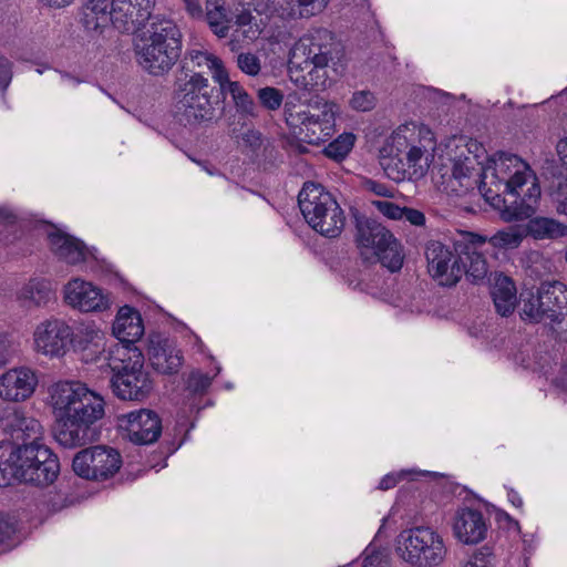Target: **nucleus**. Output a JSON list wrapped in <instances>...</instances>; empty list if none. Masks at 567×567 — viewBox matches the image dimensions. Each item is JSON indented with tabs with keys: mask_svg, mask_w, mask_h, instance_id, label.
<instances>
[{
	"mask_svg": "<svg viewBox=\"0 0 567 567\" xmlns=\"http://www.w3.org/2000/svg\"><path fill=\"white\" fill-rule=\"evenodd\" d=\"M228 72L212 53L187 51L174 83V116L184 126L215 118V105L225 91Z\"/></svg>",
	"mask_w": 567,
	"mask_h": 567,
	"instance_id": "f257e3e1",
	"label": "nucleus"
},
{
	"mask_svg": "<svg viewBox=\"0 0 567 567\" xmlns=\"http://www.w3.org/2000/svg\"><path fill=\"white\" fill-rule=\"evenodd\" d=\"M59 417L56 442L66 449L86 445L99 437L96 423L104 415V399L81 382L56 383L51 393Z\"/></svg>",
	"mask_w": 567,
	"mask_h": 567,
	"instance_id": "f03ea898",
	"label": "nucleus"
},
{
	"mask_svg": "<svg viewBox=\"0 0 567 567\" xmlns=\"http://www.w3.org/2000/svg\"><path fill=\"white\" fill-rule=\"evenodd\" d=\"M486 243V237L471 231L461 234L453 250L441 241H430L425 248L430 276L443 287L455 286L463 275L473 284L482 282L488 272L481 250Z\"/></svg>",
	"mask_w": 567,
	"mask_h": 567,
	"instance_id": "7ed1b4c3",
	"label": "nucleus"
},
{
	"mask_svg": "<svg viewBox=\"0 0 567 567\" xmlns=\"http://www.w3.org/2000/svg\"><path fill=\"white\" fill-rule=\"evenodd\" d=\"M182 32L178 25L164 16L156 14L148 22L135 44L137 64L150 75H166L182 54Z\"/></svg>",
	"mask_w": 567,
	"mask_h": 567,
	"instance_id": "20e7f679",
	"label": "nucleus"
},
{
	"mask_svg": "<svg viewBox=\"0 0 567 567\" xmlns=\"http://www.w3.org/2000/svg\"><path fill=\"white\" fill-rule=\"evenodd\" d=\"M485 200L496 210L503 220L511 223L515 220L529 219L538 209L540 199V186L537 176L526 178L522 174L506 184L502 194L488 188L485 185L480 186Z\"/></svg>",
	"mask_w": 567,
	"mask_h": 567,
	"instance_id": "39448f33",
	"label": "nucleus"
},
{
	"mask_svg": "<svg viewBox=\"0 0 567 567\" xmlns=\"http://www.w3.org/2000/svg\"><path fill=\"white\" fill-rule=\"evenodd\" d=\"M298 205L306 221L317 233L328 238L341 234L346 223L343 210L320 184L306 182L298 194Z\"/></svg>",
	"mask_w": 567,
	"mask_h": 567,
	"instance_id": "423d86ee",
	"label": "nucleus"
},
{
	"mask_svg": "<svg viewBox=\"0 0 567 567\" xmlns=\"http://www.w3.org/2000/svg\"><path fill=\"white\" fill-rule=\"evenodd\" d=\"M355 243L365 261H380L391 272L402 268L403 255L399 241L375 219L357 218Z\"/></svg>",
	"mask_w": 567,
	"mask_h": 567,
	"instance_id": "0eeeda50",
	"label": "nucleus"
},
{
	"mask_svg": "<svg viewBox=\"0 0 567 567\" xmlns=\"http://www.w3.org/2000/svg\"><path fill=\"white\" fill-rule=\"evenodd\" d=\"M85 342L79 341L81 358L84 362H96L103 358L113 373L145 371L144 355L135 344L114 343L105 349L104 338L100 330L86 328Z\"/></svg>",
	"mask_w": 567,
	"mask_h": 567,
	"instance_id": "6e6552de",
	"label": "nucleus"
},
{
	"mask_svg": "<svg viewBox=\"0 0 567 567\" xmlns=\"http://www.w3.org/2000/svg\"><path fill=\"white\" fill-rule=\"evenodd\" d=\"M334 103L324 102L321 107L307 106L306 109L288 107L285 111L287 125L300 142L319 145L328 141L334 132L336 111Z\"/></svg>",
	"mask_w": 567,
	"mask_h": 567,
	"instance_id": "1a4fd4ad",
	"label": "nucleus"
},
{
	"mask_svg": "<svg viewBox=\"0 0 567 567\" xmlns=\"http://www.w3.org/2000/svg\"><path fill=\"white\" fill-rule=\"evenodd\" d=\"M13 483L23 482L34 486H49L60 473L58 456L44 444L39 447L23 449L16 456Z\"/></svg>",
	"mask_w": 567,
	"mask_h": 567,
	"instance_id": "9d476101",
	"label": "nucleus"
},
{
	"mask_svg": "<svg viewBox=\"0 0 567 567\" xmlns=\"http://www.w3.org/2000/svg\"><path fill=\"white\" fill-rule=\"evenodd\" d=\"M401 557L414 566H437L443 561L446 548L442 537L430 527H414L404 532Z\"/></svg>",
	"mask_w": 567,
	"mask_h": 567,
	"instance_id": "9b49d317",
	"label": "nucleus"
},
{
	"mask_svg": "<svg viewBox=\"0 0 567 567\" xmlns=\"http://www.w3.org/2000/svg\"><path fill=\"white\" fill-rule=\"evenodd\" d=\"M121 466L120 452L106 445L83 449L74 455L72 461V468L79 477L96 482L113 477Z\"/></svg>",
	"mask_w": 567,
	"mask_h": 567,
	"instance_id": "f8f14e48",
	"label": "nucleus"
},
{
	"mask_svg": "<svg viewBox=\"0 0 567 567\" xmlns=\"http://www.w3.org/2000/svg\"><path fill=\"white\" fill-rule=\"evenodd\" d=\"M0 430L9 435L4 441L17 449V455L23 449L43 445L41 423L18 408L0 404Z\"/></svg>",
	"mask_w": 567,
	"mask_h": 567,
	"instance_id": "ddd939ff",
	"label": "nucleus"
},
{
	"mask_svg": "<svg viewBox=\"0 0 567 567\" xmlns=\"http://www.w3.org/2000/svg\"><path fill=\"white\" fill-rule=\"evenodd\" d=\"M154 0H111L107 21L123 33H133L152 22Z\"/></svg>",
	"mask_w": 567,
	"mask_h": 567,
	"instance_id": "4468645a",
	"label": "nucleus"
},
{
	"mask_svg": "<svg viewBox=\"0 0 567 567\" xmlns=\"http://www.w3.org/2000/svg\"><path fill=\"white\" fill-rule=\"evenodd\" d=\"M340 43L333 33L327 29H319L311 35L300 39L293 51V58H298L301 53L305 56L302 63L328 66L330 61L340 58Z\"/></svg>",
	"mask_w": 567,
	"mask_h": 567,
	"instance_id": "2eb2a0df",
	"label": "nucleus"
},
{
	"mask_svg": "<svg viewBox=\"0 0 567 567\" xmlns=\"http://www.w3.org/2000/svg\"><path fill=\"white\" fill-rule=\"evenodd\" d=\"M118 426L126 432L131 442L140 445L156 442L163 429L158 414L148 409H141L121 415Z\"/></svg>",
	"mask_w": 567,
	"mask_h": 567,
	"instance_id": "dca6fc26",
	"label": "nucleus"
},
{
	"mask_svg": "<svg viewBox=\"0 0 567 567\" xmlns=\"http://www.w3.org/2000/svg\"><path fill=\"white\" fill-rule=\"evenodd\" d=\"M64 300L82 312H103L111 307V298L102 288L90 281L73 279L64 287Z\"/></svg>",
	"mask_w": 567,
	"mask_h": 567,
	"instance_id": "f3484780",
	"label": "nucleus"
},
{
	"mask_svg": "<svg viewBox=\"0 0 567 567\" xmlns=\"http://www.w3.org/2000/svg\"><path fill=\"white\" fill-rule=\"evenodd\" d=\"M72 328L64 321L48 320L37 328L34 342L38 351L47 355L60 357L65 353L72 342Z\"/></svg>",
	"mask_w": 567,
	"mask_h": 567,
	"instance_id": "a211bd4d",
	"label": "nucleus"
},
{
	"mask_svg": "<svg viewBox=\"0 0 567 567\" xmlns=\"http://www.w3.org/2000/svg\"><path fill=\"white\" fill-rule=\"evenodd\" d=\"M452 529L460 543L476 545L486 538L488 523L480 509L464 506L455 512Z\"/></svg>",
	"mask_w": 567,
	"mask_h": 567,
	"instance_id": "6ab92c4d",
	"label": "nucleus"
},
{
	"mask_svg": "<svg viewBox=\"0 0 567 567\" xmlns=\"http://www.w3.org/2000/svg\"><path fill=\"white\" fill-rule=\"evenodd\" d=\"M38 385V377L27 367L13 368L0 375V399L21 402L29 399Z\"/></svg>",
	"mask_w": 567,
	"mask_h": 567,
	"instance_id": "aec40b11",
	"label": "nucleus"
},
{
	"mask_svg": "<svg viewBox=\"0 0 567 567\" xmlns=\"http://www.w3.org/2000/svg\"><path fill=\"white\" fill-rule=\"evenodd\" d=\"M113 394L123 401H143L153 390V381L146 371L113 373L110 379Z\"/></svg>",
	"mask_w": 567,
	"mask_h": 567,
	"instance_id": "412c9836",
	"label": "nucleus"
},
{
	"mask_svg": "<svg viewBox=\"0 0 567 567\" xmlns=\"http://www.w3.org/2000/svg\"><path fill=\"white\" fill-rule=\"evenodd\" d=\"M241 140L245 154L254 164L266 168L267 165H272L276 162L278 151L271 140L261 132L248 130L243 134Z\"/></svg>",
	"mask_w": 567,
	"mask_h": 567,
	"instance_id": "4be33fe9",
	"label": "nucleus"
},
{
	"mask_svg": "<svg viewBox=\"0 0 567 567\" xmlns=\"http://www.w3.org/2000/svg\"><path fill=\"white\" fill-rule=\"evenodd\" d=\"M112 330L117 339L116 343L135 344L144 333L140 312L130 306L122 307L115 317Z\"/></svg>",
	"mask_w": 567,
	"mask_h": 567,
	"instance_id": "5701e85b",
	"label": "nucleus"
},
{
	"mask_svg": "<svg viewBox=\"0 0 567 567\" xmlns=\"http://www.w3.org/2000/svg\"><path fill=\"white\" fill-rule=\"evenodd\" d=\"M537 301L550 321H558L567 307V287L560 281H545L537 290Z\"/></svg>",
	"mask_w": 567,
	"mask_h": 567,
	"instance_id": "b1692460",
	"label": "nucleus"
},
{
	"mask_svg": "<svg viewBox=\"0 0 567 567\" xmlns=\"http://www.w3.org/2000/svg\"><path fill=\"white\" fill-rule=\"evenodd\" d=\"M49 241L53 252L66 264L76 265L85 261L86 246L80 239L58 231L49 235Z\"/></svg>",
	"mask_w": 567,
	"mask_h": 567,
	"instance_id": "393cba45",
	"label": "nucleus"
},
{
	"mask_svg": "<svg viewBox=\"0 0 567 567\" xmlns=\"http://www.w3.org/2000/svg\"><path fill=\"white\" fill-rule=\"evenodd\" d=\"M516 174H522L528 179L536 177L534 171L519 156L505 152L497 153L494 159L493 175L498 183L503 184L504 188H506V184L513 179Z\"/></svg>",
	"mask_w": 567,
	"mask_h": 567,
	"instance_id": "a878e982",
	"label": "nucleus"
},
{
	"mask_svg": "<svg viewBox=\"0 0 567 567\" xmlns=\"http://www.w3.org/2000/svg\"><path fill=\"white\" fill-rule=\"evenodd\" d=\"M524 225L527 237L535 240H557L567 236V224L550 217L532 216Z\"/></svg>",
	"mask_w": 567,
	"mask_h": 567,
	"instance_id": "bb28decb",
	"label": "nucleus"
},
{
	"mask_svg": "<svg viewBox=\"0 0 567 567\" xmlns=\"http://www.w3.org/2000/svg\"><path fill=\"white\" fill-rule=\"evenodd\" d=\"M491 293L497 313L507 317L514 312L517 301L516 287L509 277L502 274L496 276Z\"/></svg>",
	"mask_w": 567,
	"mask_h": 567,
	"instance_id": "cd10ccee",
	"label": "nucleus"
},
{
	"mask_svg": "<svg viewBox=\"0 0 567 567\" xmlns=\"http://www.w3.org/2000/svg\"><path fill=\"white\" fill-rule=\"evenodd\" d=\"M181 352L167 343L157 344L150 350V362L154 370L163 374L177 373L182 365Z\"/></svg>",
	"mask_w": 567,
	"mask_h": 567,
	"instance_id": "c85d7f7f",
	"label": "nucleus"
},
{
	"mask_svg": "<svg viewBox=\"0 0 567 567\" xmlns=\"http://www.w3.org/2000/svg\"><path fill=\"white\" fill-rule=\"evenodd\" d=\"M200 19L208 23L210 30L218 38H225L228 34L230 20L224 0H207L206 13Z\"/></svg>",
	"mask_w": 567,
	"mask_h": 567,
	"instance_id": "c756f323",
	"label": "nucleus"
},
{
	"mask_svg": "<svg viewBox=\"0 0 567 567\" xmlns=\"http://www.w3.org/2000/svg\"><path fill=\"white\" fill-rule=\"evenodd\" d=\"M225 91H228L237 112L244 116L257 117L258 106L239 82L229 79L225 82Z\"/></svg>",
	"mask_w": 567,
	"mask_h": 567,
	"instance_id": "7c9ffc66",
	"label": "nucleus"
},
{
	"mask_svg": "<svg viewBox=\"0 0 567 567\" xmlns=\"http://www.w3.org/2000/svg\"><path fill=\"white\" fill-rule=\"evenodd\" d=\"M526 237L525 225H512L495 233L488 241L495 248L513 249Z\"/></svg>",
	"mask_w": 567,
	"mask_h": 567,
	"instance_id": "2f4dec72",
	"label": "nucleus"
},
{
	"mask_svg": "<svg viewBox=\"0 0 567 567\" xmlns=\"http://www.w3.org/2000/svg\"><path fill=\"white\" fill-rule=\"evenodd\" d=\"M51 284L45 279H31L20 292V298L35 306L45 305L52 297Z\"/></svg>",
	"mask_w": 567,
	"mask_h": 567,
	"instance_id": "473e14b6",
	"label": "nucleus"
},
{
	"mask_svg": "<svg viewBox=\"0 0 567 567\" xmlns=\"http://www.w3.org/2000/svg\"><path fill=\"white\" fill-rule=\"evenodd\" d=\"M381 165L385 175L396 183L416 177L405 158L401 157L399 154L384 157Z\"/></svg>",
	"mask_w": 567,
	"mask_h": 567,
	"instance_id": "72a5a7b5",
	"label": "nucleus"
},
{
	"mask_svg": "<svg viewBox=\"0 0 567 567\" xmlns=\"http://www.w3.org/2000/svg\"><path fill=\"white\" fill-rule=\"evenodd\" d=\"M17 449L0 441V486L7 487L13 484Z\"/></svg>",
	"mask_w": 567,
	"mask_h": 567,
	"instance_id": "f704fd0d",
	"label": "nucleus"
},
{
	"mask_svg": "<svg viewBox=\"0 0 567 567\" xmlns=\"http://www.w3.org/2000/svg\"><path fill=\"white\" fill-rule=\"evenodd\" d=\"M354 141V134L343 133L324 147V154L327 157L340 162L351 152Z\"/></svg>",
	"mask_w": 567,
	"mask_h": 567,
	"instance_id": "c9c22d12",
	"label": "nucleus"
},
{
	"mask_svg": "<svg viewBox=\"0 0 567 567\" xmlns=\"http://www.w3.org/2000/svg\"><path fill=\"white\" fill-rule=\"evenodd\" d=\"M290 3L288 17L310 18L321 12L328 6L329 0H290Z\"/></svg>",
	"mask_w": 567,
	"mask_h": 567,
	"instance_id": "e433bc0d",
	"label": "nucleus"
},
{
	"mask_svg": "<svg viewBox=\"0 0 567 567\" xmlns=\"http://www.w3.org/2000/svg\"><path fill=\"white\" fill-rule=\"evenodd\" d=\"M310 68L307 75L303 76V89L307 91H323L327 87L328 74L327 66H319L315 64H305L303 69Z\"/></svg>",
	"mask_w": 567,
	"mask_h": 567,
	"instance_id": "4c0bfd02",
	"label": "nucleus"
},
{
	"mask_svg": "<svg viewBox=\"0 0 567 567\" xmlns=\"http://www.w3.org/2000/svg\"><path fill=\"white\" fill-rule=\"evenodd\" d=\"M213 378L200 370L192 371L186 381L185 389L193 395H203L212 385Z\"/></svg>",
	"mask_w": 567,
	"mask_h": 567,
	"instance_id": "58836bf2",
	"label": "nucleus"
},
{
	"mask_svg": "<svg viewBox=\"0 0 567 567\" xmlns=\"http://www.w3.org/2000/svg\"><path fill=\"white\" fill-rule=\"evenodd\" d=\"M257 97L259 103L265 109L270 111L278 110L281 106L284 100L281 91L272 86L259 89L257 92Z\"/></svg>",
	"mask_w": 567,
	"mask_h": 567,
	"instance_id": "ea45409f",
	"label": "nucleus"
},
{
	"mask_svg": "<svg viewBox=\"0 0 567 567\" xmlns=\"http://www.w3.org/2000/svg\"><path fill=\"white\" fill-rule=\"evenodd\" d=\"M495 555L489 546L478 548L463 567H494Z\"/></svg>",
	"mask_w": 567,
	"mask_h": 567,
	"instance_id": "a19ab883",
	"label": "nucleus"
},
{
	"mask_svg": "<svg viewBox=\"0 0 567 567\" xmlns=\"http://www.w3.org/2000/svg\"><path fill=\"white\" fill-rule=\"evenodd\" d=\"M237 66L249 76H256L261 70L260 59L250 52H243L237 55Z\"/></svg>",
	"mask_w": 567,
	"mask_h": 567,
	"instance_id": "79ce46f5",
	"label": "nucleus"
},
{
	"mask_svg": "<svg viewBox=\"0 0 567 567\" xmlns=\"http://www.w3.org/2000/svg\"><path fill=\"white\" fill-rule=\"evenodd\" d=\"M375 96L371 91L363 90L353 93L350 104L353 110L368 112L375 106Z\"/></svg>",
	"mask_w": 567,
	"mask_h": 567,
	"instance_id": "37998d69",
	"label": "nucleus"
},
{
	"mask_svg": "<svg viewBox=\"0 0 567 567\" xmlns=\"http://www.w3.org/2000/svg\"><path fill=\"white\" fill-rule=\"evenodd\" d=\"M539 306L540 302L537 301V295H532L528 300H524L523 302V315L534 322L547 319V317H545V311H543Z\"/></svg>",
	"mask_w": 567,
	"mask_h": 567,
	"instance_id": "c03bdc74",
	"label": "nucleus"
},
{
	"mask_svg": "<svg viewBox=\"0 0 567 567\" xmlns=\"http://www.w3.org/2000/svg\"><path fill=\"white\" fill-rule=\"evenodd\" d=\"M424 147L412 145L405 154V161L409 163V166L415 173L416 177L423 175V167L420 164L424 156Z\"/></svg>",
	"mask_w": 567,
	"mask_h": 567,
	"instance_id": "a18cd8bd",
	"label": "nucleus"
},
{
	"mask_svg": "<svg viewBox=\"0 0 567 567\" xmlns=\"http://www.w3.org/2000/svg\"><path fill=\"white\" fill-rule=\"evenodd\" d=\"M12 68L13 63L8 58L0 54V93L2 95H4L12 81Z\"/></svg>",
	"mask_w": 567,
	"mask_h": 567,
	"instance_id": "49530a36",
	"label": "nucleus"
},
{
	"mask_svg": "<svg viewBox=\"0 0 567 567\" xmlns=\"http://www.w3.org/2000/svg\"><path fill=\"white\" fill-rule=\"evenodd\" d=\"M375 208L385 217L393 220H401L403 207L388 200H374Z\"/></svg>",
	"mask_w": 567,
	"mask_h": 567,
	"instance_id": "de8ad7c7",
	"label": "nucleus"
},
{
	"mask_svg": "<svg viewBox=\"0 0 567 567\" xmlns=\"http://www.w3.org/2000/svg\"><path fill=\"white\" fill-rule=\"evenodd\" d=\"M413 472L409 470H402L396 473L385 474L379 482L378 488L380 491H389L395 487L402 480L409 477Z\"/></svg>",
	"mask_w": 567,
	"mask_h": 567,
	"instance_id": "09e8293b",
	"label": "nucleus"
},
{
	"mask_svg": "<svg viewBox=\"0 0 567 567\" xmlns=\"http://www.w3.org/2000/svg\"><path fill=\"white\" fill-rule=\"evenodd\" d=\"M87 9H90L101 23L107 22L109 11L111 9V0H89ZM100 24V22H97Z\"/></svg>",
	"mask_w": 567,
	"mask_h": 567,
	"instance_id": "8fccbe9b",
	"label": "nucleus"
},
{
	"mask_svg": "<svg viewBox=\"0 0 567 567\" xmlns=\"http://www.w3.org/2000/svg\"><path fill=\"white\" fill-rule=\"evenodd\" d=\"M362 567H389L388 555L383 550L373 549L365 554Z\"/></svg>",
	"mask_w": 567,
	"mask_h": 567,
	"instance_id": "3c124183",
	"label": "nucleus"
},
{
	"mask_svg": "<svg viewBox=\"0 0 567 567\" xmlns=\"http://www.w3.org/2000/svg\"><path fill=\"white\" fill-rule=\"evenodd\" d=\"M553 200L556 212L560 215H567V183H559L553 193Z\"/></svg>",
	"mask_w": 567,
	"mask_h": 567,
	"instance_id": "603ef678",
	"label": "nucleus"
},
{
	"mask_svg": "<svg viewBox=\"0 0 567 567\" xmlns=\"http://www.w3.org/2000/svg\"><path fill=\"white\" fill-rule=\"evenodd\" d=\"M364 187L381 197L391 198L393 197V189L390 188L386 184L380 183L373 179H367L364 182Z\"/></svg>",
	"mask_w": 567,
	"mask_h": 567,
	"instance_id": "864d4df0",
	"label": "nucleus"
},
{
	"mask_svg": "<svg viewBox=\"0 0 567 567\" xmlns=\"http://www.w3.org/2000/svg\"><path fill=\"white\" fill-rule=\"evenodd\" d=\"M16 533V524L10 517L0 512V544L4 543Z\"/></svg>",
	"mask_w": 567,
	"mask_h": 567,
	"instance_id": "5fc2aeb1",
	"label": "nucleus"
},
{
	"mask_svg": "<svg viewBox=\"0 0 567 567\" xmlns=\"http://www.w3.org/2000/svg\"><path fill=\"white\" fill-rule=\"evenodd\" d=\"M401 220L409 221L413 226H423L425 224V215L419 209L403 207Z\"/></svg>",
	"mask_w": 567,
	"mask_h": 567,
	"instance_id": "6e6d98bb",
	"label": "nucleus"
},
{
	"mask_svg": "<svg viewBox=\"0 0 567 567\" xmlns=\"http://www.w3.org/2000/svg\"><path fill=\"white\" fill-rule=\"evenodd\" d=\"M7 231H13L16 228V216L6 208H0V227Z\"/></svg>",
	"mask_w": 567,
	"mask_h": 567,
	"instance_id": "4d7b16f0",
	"label": "nucleus"
},
{
	"mask_svg": "<svg viewBox=\"0 0 567 567\" xmlns=\"http://www.w3.org/2000/svg\"><path fill=\"white\" fill-rule=\"evenodd\" d=\"M187 13L194 19L204 17L202 6L198 0H183Z\"/></svg>",
	"mask_w": 567,
	"mask_h": 567,
	"instance_id": "13d9d810",
	"label": "nucleus"
},
{
	"mask_svg": "<svg viewBox=\"0 0 567 567\" xmlns=\"http://www.w3.org/2000/svg\"><path fill=\"white\" fill-rule=\"evenodd\" d=\"M10 357V342L6 334L0 333V368L7 363Z\"/></svg>",
	"mask_w": 567,
	"mask_h": 567,
	"instance_id": "bf43d9fd",
	"label": "nucleus"
},
{
	"mask_svg": "<svg viewBox=\"0 0 567 567\" xmlns=\"http://www.w3.org/2000/svg\"><path fill=\"white\" fill-rule=\"evenodd\" d=\"M555 384L567 392V363H565L555 379Z\"/></svg>",
	"mask_w": 567,
	"mask_h": 567,
	"instance_id": "052dcab7",
	"label": "nucleus"
},
{
	"mask_svg": "<svg viewBox=\"0 0 567 567\" xmlns=\"http://www.w3.org/2000/svg\"><path fill=\"white\" fill-rule=\"evenodd\" d=\"M507 498L512 503L513 506H515L518 509H523L524 502L518 492H516L514 488L507 489Z\"/></svg>",
	"mask_w": 567,
	"mask_h": 567,
	"instance_id": "680f3d73",
	"label": "nucleus"
},
{
	"mask_svg": "<svg viewBox=\"0 0 567 567\" xmlns=\"http://www.w3.org/2000/svg\"><path fill=\"white\" fill-rule=\"evenodd\" d=\"M557 153L563 165L567 167V137L558 142Z\"/></svg>",
	"mask_w": 567,
	"mask_h": 567,
	"instance_id": "e2e57ef3",
	"label": "nucleus"
},
{
	"mask_svg": "<svg viewBox=\"0 0 567 567\" xmlns=\"http://www.w3.org/2000/svg\"><path fill=\"white\" fill-rule=\"evenodd\" d=\"M250 18H251L250 13H243V14H239V16L237 17V21H236V23H237L238 25H246V24H248V23L250 22Z\"/></svg>",
	"mask_w": 567,
	"mask_h": 567,
	"instance_id": "0e129e2a",
	"label": "nucleus"
},
{
	"mask_svg": "<svg viewBox=\"0 0 567 567\" xmlns=\"http://www.w3.org/2000/svg\"><path fill=\"white\" fill-rule=\"evenodd\" d=\"M50 6L61 8L69 3L70 0H47Z\"/></svg>",
	"mask_w": 567,
	"mask_h": 567,
	"instance_id": "69168bd1",
	"label": "nucleus"
},
{
	"mask_svg": "<svg viewBox=\"0 0 567 567\" xmlns=\"http://www.w3.org/2000/svg\"><path fill=\"white\" fill-rule=\"evenodd\" d=\"M498 517L499 518L504 517L506 520L515 524L518 527V522L513 519L506 512H504V511L499 512Z\"/></svg>",
	"mask_w": 567,
	"mask_h": 567,
	"instance_id": "338daca9",
	"label": "nucleus"
},
{
	"mask_svg": "<svg viewBox=\"0 0 567 567\" xmlns=\"http://www.w3.org/2000/svg\"><path fill=\"white\" fill-rule=\"evenodd\" d=\"M456 172H457V167L455 166V167H454V169H453V175H454L455 177H458V175H457V173H456Z\"/></svg>",
	"mask_w": 567,
	"mask_h": 567,
	"instance_id": "774afa93",
	"label": "nucleus"
}]
</instances>
